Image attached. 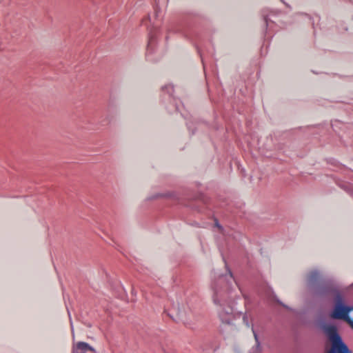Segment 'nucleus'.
<instances>
[{
  "label": "nucleus",
  "instance_id": "nucleus-1",
  "mask_svg": "<svg viewBox=\"0 0 353 353\" xmlns=\"http://www.w3.org/2000/svg\"><path fill=\"white\" fill-rule=\"evenodd\" d=\"M307 285L314 296L323 299L334 297V303H337L339 296H343V293L332 281L321 279V273L317 270L308 274Z\"/></svg>",
  "mask_w": 353,
  "mask_h": 353
},
{
  "label": "nucleus",
  "instance_id": "nucleus-2",
  "mask_svg": "<svg viewBox=\"0 0 353 353\" xmlns=\"http://www.w3.org/2000/svg\"><path fill=\"white\" fill-rule=\"evenodd\" d=\"M213 301L216 305L220 306L219 316L223 323L231 325L236 317H240L241 314H235L234 313V301L229 296L228 292H223L215 288Z\"/></svg>",
  "mask_w": 353,
  "mask_h": 353
},
{
  "label": "nucleus",
  "instance_id": "nucleus-3",
  "mask_svg": "<svg viewBox=\"0 0 353 353\" xmlns=\"http://www.w3.org/2000/svg\"><path fill=\"white\" fill-rule=\"evenodd\" d=\"M321 328L331 343L326 353H353L343 342L336 325L325 323Z\"/></svg>",
  "mask_w": 353,
  "mask_h": 353
},
{
  "label": "nucleus",
  "instance_id": "nucleus-4",
  "mask_svg": "<svg viewBox=\"0 0 353 353\" xmlns=\"http://www.w3.org/2000/svg\"><path fill=\"white\" fill-rule=\"evenodd\" d=\"M353 311V305H347L345 303L344 296H338L337 303H335L331 317L334 319H339L350 317V312Z\"/></svg>",
  "mask_w": 353,
  "mask_h": 353
},
{
  "label": "nucleus",
  "instance_id": "nucleus-5",
  "mask_svg": "<svg viewBox=\"0 0 353 353\" xmlns=\"http://www.w3.org/2000/svg\"><path fill=\"white\" fill-rule=\"evenodd\" d=\"M158 31L159 30L157 28H154L151 30L149 33V39L146 50V58L150 61H154L152 58V55L155 50Z\"/></svg>",
  "mask_w": 353,
  "mask_h": 353
},
{
  "label": "nucleus",
  "instance_id": "nucleus-6",
  "mask_svg": "<svg viewBox=\"0 0 353 353\" xmlns=\"http://www.w3.org/2000/svg\"><path fill=\"white\" fill-rule=\"evenodd\" d=\"M174 87L172 85H165L161 88V100L168 101L170 103H175V99L173 97Z\"/></svg>",
  "mask_w": 353,
  "mask_h": 353
},
{
  "label": "nucleus",
  "instance_id": "nucleus-7",
  "mask_svg": "<svg viewBox=\"0 0 353 353\" xmlns=\"http://www.w3.org/2000/svg\"><path fill=\"white\" fill-rule=\"evenodd\" d=\"M88 351L92 353H97L94 348L88 343L79 341L72 347V353H86Z\"/></svg>",
  "mask_w": 353,
  "mask_h": 353
},
{
  "label": "nucleus",
  "instance_id": "nucleus-8",
  "mask_svg": "<svg viewBox=\"0 0 353 353\" xmlns=\"http://www.w3.org/2000/svg\"><path fill=\"white\" fill-rule=\"evenodd\" d=\"M340 187L348 192L350 195L353 196V185L348 183H343L340 185Z\"/></svg>",
  "mask_w": 353,
  "mask_h": 353
},
{
  "label": "nucleus",
  "instance_id": "nucleus-9",
  "mask_svg": "<svg viewBox=\"0 0 353 353\" xmlns=\"http://www.w3.org/2000/svg\"><path fill=\"white\" fill-rule=\"evenodd\" d=\"M342 319L345 320L353 330V319L350 317H345L343 318Z\"/></svg>",
  "mask_w": 353,
  "mask_h": 353
},
{
  "label": "nucleus",
  "instance_id": "nucleus-10",
  "mask_svg": "<svg viewBox=\"0 0 353 353\" xmlns=\"http://www.w3.org/2000/svg\"><path fill=\"white\" fill-rule=\"evenodd\" d=\"M243 321L247 326H249L248 318L245 314L243 316Z\"/></svg>",
  "mask_w": 353,
  "mask_h": 353
},
{
  "label": "nucleus",
  "instance_id": "nucleus-11",
  "mask_svg": "<svg viewBox=\"0 0 353 353\" xmlns=\"http://www.w3.org/2000/svg\"><path fill=\"white\" fill-rule=\"evenodd\" d=\"M225 267H226V268L228 269V274H229L230 279L234 280L233 274H232V272L230 271V269H228V266H227V264H226V263H225Z\"/></svg>",
  "mask_w": 353,
  "mask_h": 353
},
{
  "label": "nucleus",
  "instance_id": "nucleus-12",
  "mask_svg": "<svg viewBox=\"0 0 353 353\" xmlns=\"http://www.w3.org/2000/svg\"><path fill=\"white\" fill-rule=\"evenodd\" d=\"M264 21H265V26H268V23H269V19L268 17H264Z\"/></svg>",
  "mask_w": 353,
  "mask_h": 353
},
{
  "label": "nucleus",
  "instance_id": "nucleus-13",
  "mask_svg": "<svg viewBox=\"0 0 353 353\" xmlns=\"http://www.w3.org/2000/svg\"><path fill=\"white\" fill-rule=\"evenodd\" d=\"M216 227H218L220 230H222V229H223L222 226H221V225H219V223H218V221H216Z\"/></svg>",
  "mask_w": 353,
  "mask_h": 353
},
{
  "label": "nucleus",
  "instance_id": "nucleus-14",
  "mask_svg": "<svg viewBox=\"0 0 353 353\" xmlns=\"http://www.w3.org/2000/svg\"><path fill=\"white\" fill-rule=\"evenodd\" d=\"M276 302L283 306L284 307H288L285 305H284L283 303H281L279 300H276Z\"/></svg>",
  "mask_w": 353,
  "mask_h": 353
},
{
  "label": "nucleus",
  "instance_id": "nucleus-15",
  "mask_svg": "<svg viewBox=\"0 0 353 353\" xmlns=\"http://www.w3.org/2000/svg\"><path fill=\"white\" fill-rule=\"evenodd\" d=\"M223 279H224V276H220V278H219V281H222V280H223Z\"/></svg>",
  "mask_w": 353,
  "mask_h": 353
},
{
  "label": "nucleus",
  "instance_id": "nucleus-16",
  "mask_svg": "<svg viewBox=\"0 0 353 353\" xmlns=\"http://www.w3.org/2000/svg\"><path fill=\"white\" fill-rule=\"evenodd\" d=\"M168 315L170 316V318L173 319L174 321H176V319H174L171 314H169Z\"/></svg>",
  "mask_w": 353,
  "mask_h": 353
}]
</instances>
